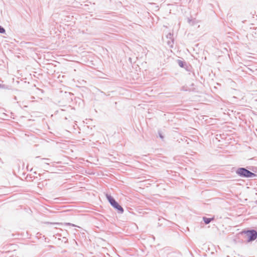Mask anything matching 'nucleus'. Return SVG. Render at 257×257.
<instances>
[{"label":"nucleus","mask_w":257,"mask_h":257,"mask_svg":"<svg viewBox=\"0 0 257 257\" xmlns=\"http://www.w3.org/2000/svg\"><path fill=\"white\" fill-rule=\"evenodd\" d=\"M236 173L239 175L240 176L244 177H254L255 176V174H254L253 173H251V172L249 171L248 170L243 168H239L237 171Z\"/></svg>","instance_id":"nucleus-1"},{"label":"nucleus","mask_w":257,"mask_h":257,"mask_svg":"<svg viewBox=\"0 0 257 257\" xmlns=\"http://www.w3.org/2000/svg\"><path fill=\"white\" fill-rule=\"evenodd\" d=\"M242 233L245 234L248 242L253 241L257 238V232L254 230L244 231Z\"/></svg>","instance_id":"nucleus-2"},{"label":"nucleus","mask_w":257,"mask_h":257,"mask_svg":"<svg viewBox=\"0 0 257 257\" xmlns=\"http://www.w3.org/2000/svg\"><path fill=\"white\" fill-rule=\"evenodd\" d=\"M107 198L111 205L115 209H117L121 213L123 212V209L122 207L110 196H107Z\"/></svg>","instance_id":"nucleus-3"},{"label":"nucleus","mask_w":257,"mask_h":257,"mask_svg":"<svg viewBox=\"0 0 257 257\" xmlns=\"http://www.w3.org/2000/svg\"><path fill=\"white\" fill-rule=\"evenodd\" d=\"M203 219L206 224H208L213 219V218H209L205 217H203Z\"/></svg>","instance_id":"nucleus-4"},{"label":"nucleus","mask_w":257,"mask_h":257,"mask_svg":"<svg viewBox=\"0 0 257 257\" xmlns=\"http://www.w3.org/2000/svg\"><path fill=\"white\" fill-rule=\"evenodd\" d=\"M5 29L0 26V33H5Z\"/></svg>","instance_id":"nucleus-5"}]
</instances>
